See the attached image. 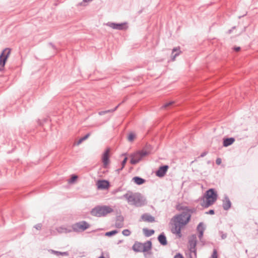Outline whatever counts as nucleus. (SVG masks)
Segmentation results:
<instances>
[{
	"label": "nucleus",
	"instance_id": "nucleus-4",
	"mask_svg": "<svg viewBox=\"0 0 258 258\" xmlns=\"http://www.w3.org/2000/svg\"><path fill=\"white\" fill-rule=\"evenodd\" d=\"M113 212V209L109 206H97L92 209L91 214L98 217L106 216Z\"/></svg>",
	"mask_w": 258,
	"mask_h": 258
},
{
	"label": "nucleus",
	"instance_id": "nucleus-18",
	"mask_svg": "<svg viewBox=\"0 0 258 258\" xmlns=\"http://www.w3.org/2000/svg\"><path fill=\"white\" fill-rule=\"evenodd\" d=\"M181 53L179 47H175L173 49L171 55V59L172 61L175 60V57L179 55Z\"/></svg>",
	"mask_w": 258,
	"mask_h": 258
},
{
	"label": "nucleus",
	"instance_id": "nucleus-22",
	"mask_svg": "<svg viewBox=\"0 0 258 258\" xmlns=\"http://www.w3.org/2000/svg\"><path fill=\"white\" fill-rule=\"evenodd\" d=\"M51 253L54 254L57 256L59 255H65V256H68L69 255V252L68 251L66 252H60L58 251H56L54 250L50 249L49 250Z\"/></svg>",
	"mask_w": 258,
	"mask_h": 258
},
{
	"label": "nucleus",
	"instance_id": "nucleus-23",
	"mask_svg": "<svg viewBox=\"0 0 258 258\" xmlns=\"http://www.w3.org/2000/svg\"><path fill=\"white\" fill-rule=\"evenodd\" d=\"M123 218L121 217H119L117 218V219L115 222V224L116 227L121 228L122 227H123Z\"/></svg>",
	"mask_w": 258,
	"mask_h": 258
},
{
	"label": "nucleus",
	"instance_id": "nucleus-24",
	"mask_svg": "<svg viewBox=\"0 0 258 258\" xmlns=\"http://www.w3.org/2000/svg\"><path fill=\"white\" fill-rule=\"evenodd\" d=\"M143 232H144V234L147 237L151 236L155 232L154 230H152V229L149 230V229H148L147 228H144L143 229Z\"/></svg>",
	"mask_w": 258,
	"mask_h": 258
},
{
	"label": "nucleus",
	"instance_id": "nucleus-11",
	"mask_svg": "<svg viewBox=\"0 0 258 258\" xmlns=\"http://www.w3.org/2000/svg\"><path fill=\"white\" fill-rule=\"evenodd\" d=\"M107 25L114 29L119 30L125 29V23H115L108 22L107 24Z\"/></svg>",
	"mask_w": 258,
	"mask_h": 258
},
{
	"label": "nucleus",
	"instance_id": "nucleus-19",
	"mask_svg": "<svg viewBox=\"0 0 258 258\" xmlns=\"http://www.w3.org/2000/svg\"><path fill=\"white\" fill-rule=\"evenodd\" d=\"M235 141V139L234 138H229L224 139L223 140V146L228 147L231 145H232L234 142Z\"/></svg>",
	"mask_w": 258,
	"mask_h": 258
},
{
	"label": "nucleus",
	"instance_id": "nucleus-46",
	"mask_svg": "<svg viewBox=\"0 0 258 258\" xmlns=\"http://www.w3.org/2000/svg\"><path fill=\"white\" fill-rule=\"evenodd\" d=\"M98 258H105L103 255L99 256Z\"/></svg>",
	"mask_w": 258,
	"mask_h": 258
},
{
	"label": "nucleus",
	"instance_id": "nucleus-28",
	"mask_svg": "<svg viewBox=\"0 0 258 258\" xmlns=\"http://www.w3.org/2000/svg\"><path fill=\"white\" fill-rule=\"evenodd\" d=\"M122 233L124 236H129L131 232L128 229H124L122 231Z\"/></svg>",
	"mask_w": 258,
	"mask_h": 258
},
{
	"label": "nucleus",
	"instance_id": "nucleus-26",
	"mask_svg": "<svg viewBox=\"0 0 258 258\" xmlns=\"http://www.w3.org/2000/svg\"><path fill=\"white\" fill-rule=\"evenodd\" d=\"M135 138V135L133 133H131L128 135L127 139L129 142H133Z\"/></svg>",
	"mask_w": 258,
	"mask_h": 258
},
{
	"label": "nucleus",
	"instance_id": "nucleus-16",
	"mask_svg": "<svg viewBox=\"0 0 258 258\" xmlns=\"http://www.w3.org/2000/svg\"><path fill=\"white\" fill-rule=\"evenodd\" d=\"M223 208L225 210H229L231 206V203L227 196L224 197V200L223 201Z\"/></svg>",
	"mask_w": 258,
	"mask_h": 258
},
{
	"label": "nucleus",
	"instance_id": "nucleus-29",
	"mask_svg": "<svg viewBox=\"0 0 258 258\" xmlns=\"http://www.w3.org/2000/svg\"><path fill=\"white\" fill-rule=\"evenodd\" d=\"M78 178V176L76 175H73L70 179V182H74Z\"/></svg>",
	"mask_w": 258,
	"mask_h": 258
},
{
	"label": "nucleus",
	"instance_id": "nucleus-7",
	"mask_svg": "<svg viewBox=\"0 0 258 258\" xmlns=\"http://www.w3.org/2000/svg\"><path fill=\"white\" fill-rule=\"evenodd\" d=\"M90 227V224L85 221L77 222L72 225V231L76 232L84 231Z\"/></svg>",
	"mask_w": 258,
	"mask_h": 258
},
{
	"label": "nucleus",
	"instance_id": "nucleus-38",
	"mask_svg": "<svg viewBox=\"0 0 258 258\" xmlns=\"http://www.w3.org/2000/svg\"><path fill=\"white\" fill-rule=\"evenodd\" d=\"M84 139H83V138H80L79 141H78L77 143V145H80V144H81L83 141H84Z\"/></svg>",
	"mask_w": 258,
	"mask_h": 258
},
{
	"label": "nucleus",
	"instance_id": "nucleus-13",
	"mask_svg": "<svg viewBox=\"0 0 258 258\" xmlns=\"http://www.w3.org/2000/svg\"><path fill=\"white\" fill-rule=\"evenodd\" d=\"M141 220L144 222L153 223L155 221V218L148 213H145L141 216Z\"/></svg>",
	"mask_w": 258,
	"mask_h": 258
},
{
	"label": "nucleus",
	"instance_id": "nucleus-12",
	"mask_svg": "<svg viewBox=\"0 0 258 258\" xmlns=\"http://www.w3.org/2000/svg\"><path fill=\"white\" fill-rule=\"evenodd\" d=\"M168 168L169 167L168 165L160 166L158 170L156 172V175L159 177H163L165 175Z\"/></svg>",
	"mask_w": 258,
	"mask_h": 258
},
{
	"label": "nucleus",
	"instance_id": "nucleus-25",
	"mask_svg": "<svg viewBox=\"0 0 258 258\" xmlns=\"http://www.w3.org/2000/svg\"><path fill=\"white\" fill-rule=\"evenodd\" d=\"M119 105H120V104H119L114 109H109V110H105V111H100V112H99L98 114L100 115H103L107 113L113 112L115 111L117 109V108L119 106Z\"/></svg>",
	"mask_w": 258,
	"mask_h": 258
},
{
	"label": "nucleus",
	"instance_id": "nucleus-14",
	"mask_svg": "<svg viewBox=\"0 0 258 258\" xmlns=\"http://www.w3.org/2000/svg\"><path fill=\"white\" fill-rule=\"evenodd\" d=\"M98 189H105L108 188L109 186V182L105 180H99L97 182Z\"/></svg>",
	"mask_w": 258,
	"mask_h": 258
},
{
	"label": "nucleus",
	"instance_id": "nucleus-15",
	"mask_svg": "<svg viewBox=\"0 0 258 258\" xmlns=\"http://www.w3.org/2000/svg\"><path fill=\"white\" fill-rule=\"evenodd\" d=\"M197 231L199 232V238L200 241H202V239L203 236L204 232L205 230V227H204V223L203 222H200L197 228Z\"/></svg>",
	"mask_w": 258,
	"mask_h": 258
},
{
	"label": "nucleus",
	"instance_id": "nucleus-1",
	"mask_svg": "<svg viewBox=\"0 0 258 258\" xmlns=\"http://www.w3.org/2000/svg\"><path fill=\"white\" fill-rule=\"evenodd\" d=\"M179 210L183 211L180 214L174 216L171 219L172 226L171 232L176 234L179 237H181V229L186 225L190 221L192 210L187 207H181Z\"/></svg>",
	"mask_w": 258,
	"mask_h": 258
},
{
	"label": "nucleus",
	"instance_id": "nucleus-20",
	"mask_svg": "<svg viewBox=\"0 0 258 258\" xmlns=\"http://www.w3.org/2000/svg\"><path fill=\"white\" fill-rule=\"evenodd\" d=\"M56 230L57 231V232L58 233H67L71 232L72 231V229H69L64 226H61V227H58L56 229Z\"/></svg>",
	"mask_w": 258,
	"mask_h": 258
},
{
	"label": "nucleus",
	"instance_id": "nucleus-30",
	"mask_svg": "<svg viewBox=\"0 0 258 258\" xmlns=\"http://www.w3.org/2000/svg\"><path fill=\"white\" fill-rule=\"evenodd\" d=\"M212 258H218L217 251L216 249H214L213 250Z\"/></svg>",
	"mask_w": 258,
	"mask_h": 258
},
{
	"label": "nucleus",
	"instance_id": "nucleus-36",
	"mask_svg": "<svg viewBox=\"0 0 258 258\" xmlns=\"http://www.w3.org/2000/svg\"><path fill=\"white\" fill-rule=\"evenodd\" d=\"M174 258H184L183 256L180 253L176 254L174 256Z\"/></svg>",
	"mask_w": 258,
	"mask_h": 258
},
{
	"label": "nucleus",
	"instance_id": "nucleus-48",
	"mask_svg": "<svg viewBox=\"0 0 258 258\" xmlns=\"http://www.w3.org/2000/svg\"><path fill=\"white\" fill-rule=\"evenodd\" d=\"M235 27L234 26V27H232V29H235Z\"/></svg>",
	"mask_w": 258,
	"mask_h": 258
},
{
	"label": "nucleus",
	"instance_id": "nucleus-33",
	"mask_svg": "<svg viewBox=\"0 0 258 258\" xmlns=\"http://www.w3.org/2000/svg\"><path fill=\"white\" fill-rule=\"evenodd\" d=\"M173 103V102H170L167 103L165 104L162 106V107H163V108H167V107H168L169 106L171 105Z\"/></svg>",
	"mask_w": 258,
	"mask_h": 258
},
{
	"label": "nucleus",
	"instance_id": "nucleus-34",
	"mask_svg": "<svg viewBox=\"0 0 258 258\" xmlns=\"http://www.w3.org/2000/svg\"><path fill=\"white\" fill-rule=\"evenodd\" d=\"M215 212L214 210H210L208 212H206V214H210V215H213L214 214Z\"/></svg>",
	"mask_w": 258,
	"mask_h": 258
},
{
	"label": "nucleus",
	"instance_id": "nucleus-31",
	"mask_svg": "<svg viewBox=\"0 0 258 258\" xmlns=\"http://www.w3.org/2000/svg\"><path fill=\"white\" fill-rule=\"evenodd\" d=\"M42 225L41 223H38L36 225H35L34 227L37 230H40L42 228Z\"/></svg>",
	"mask_w": 258,
	"mask_h": 258
},
{
	"label": "nucleus",
	"instance_id": "nucleus-40",
	"mask_svg": "<svg viewBox=\"0 0 258 258\" xmlns=\"http://www.w3.org/2000/svg\"><path fill=\"white\" fill-rule=\"evenodd\" d=\"M84 139H83V138H80L79 141H78L77 143V145H80V144H81L83 141H84Z\"/></svg>",
	"mask_w": 258,
	"mask_h": 258
},
{
	"label": "nucleus",
	"instance_id": "nucleus-27",
	"mask_svg": "<svg viewBox=\"0 0 258 258\" xmlns=\"http://www.w3.org/2000/svg\"><path fill=\"white\" fill-rule=\"evenodd\" d=\"M117 232H118V231L116 230H112V231L106 232L105 235L108 236H112V235H113L116 234Z\"/></svg>",
	"mask_w": 258,
	"mask_h": 258
},
{
	"label": "nucleus",
	"instance_id": "nucleus-45",
	"mask_svg": "<svg viewBox=\"0 0 258 258\" xmlns=\"http://www.w3.org/2000/svg\"><path fill=\"white\" fill-rule=\"evenodd\" d=\"M126 99H127V98H126H126H125L124 99V100L122 101V102L121 103H119V104H120V105L122 103H123L124 101H125Z\"/></svg>",
	"mask_w": 258,
	"mask_h": 258
},
{
	"label": "nucleus",
	"instance_id": "nucleus-37",
	"mask_svg": "<svg viewBox=\"0 0 258 258\" xmlns=\"http://www.w3.org/2000/svg\"><path fill=\"white\" fill-rule=\"evenodd\" d=\"M90 136V133H88L87 134H86L84 137H82L83 139H84V140H86V139H87L89 136Z\"/></svg>",
	"mask_w": 258,
	"mask_h": 258
},
{
	"label": "nucleus",
	"instance_id": "nucleus-32",
	"mask_svg": "<svg viewBox=\"0 0 258 258\" xmlns=\"http://www.w3.org/2000/svg\"><path fill=\"white\" fill-rule=\"evenodd\" d=\"M127 157H125L124 158V159L123 160V161L121 162V166H122V168H123L125 166V165L127 162Z\"/></svg>",
	"mask_w": 258,
	"mask_h": 258
},
{
	"label": "nucleus",
	"instance_id": "nucleus-41",
	"mask_svg": "<svg viewBox=\"0 0 258 258\" xmlns=\"http://www.w3.org/2000/svg\"><path fill=\"white\" fill-rule=\"evenodd\" d=\"M207 154V152H206V151H205V152H203V153L201 154V155H200V156L199 157H204V156H205Z\"/></svg>",
	"mask_w": 258,
	"mask_h": 258
},
{
	"label": "nucleus",
	"instance_id": "nucleus-2",
	"mask_svg": "<svg viewBox=\"0 0 258 258\" xmlns=\"http://www.w3.org/2000/svg\"><path fill=\"white\" fill-rule=\"evenodd\" d=\"M122 197L127 200L129 204L137 207H142L146 204L145 199L139 193L131 195L125 194Z\"/></svg>",
	"mask_w": 258,
	"mask_h": 258
},
{
	"label": "nucleus",
	"instance_id": "nucleus-44",
	"mask_svg": "<svg viewBox=\"0 0 258 258\" xmlns=\"http://www.w3.org/2000/svg\"><path fill=\"white\" fill-rule=\"evenodd\" d=\"M226 236H227L226 234H223L222 235V239H225L226 237Z\"/></svg>",
	"mask_w": 258,
	"mask_h": 258
},
{
	"label": "nucleus",
	"instance_id": "nucleus-17",
	"mask_svg": "<svg viewBox=\"0 0 258 258\" xmlns=\"http://www.w3.org/2000/svg\"><path fill=\"white\" fill-rule=\"evenodd\" d=\"M158 240L162 245H166L167 244L166 236L163 232L158 236Z\"/></svg>",
	"mask_w": 258,
	"mask_h": 258
},
{
	"label": "nucleus",
	"instance_id": "nucleus-35",
	"mask_svg": "<svg viewBox=\"0 0 258 258\" xmlns=\"http://www.w3.org/2000/svg\"><path fill=\"white\" fill-rule=\"evenodd\" d=\"M216 163L217 165H220L221 163V159L219 158H217L216 160Z\"/></svg>",
	"mask_w": 258,
	"mask_h": 258
},
{
	"label": "nucleus",
	"instance_id": "nucleus-42",
	"mask_svg": "<svg viewBox=\"0 0 258 258\" xmlns=\"http://www.w3.org/2000/svg\"><path fill=\"white\" fill-rule=\"evenodd\" d=\"M234 49L236 51H238L240 50V47H235L234 48Z\"/></svg>",
	"mask_w": 258,
	"mask_h": 258
},
{
	"label": "nucleus",
	"instance_id": "nucleus-8",
	"mask_svg": "<svg viewBox=\"0 0 258 258\" xmlns=\"http://www.w3.org/2000/svg\"><path fill=\"white\" fill-rule=\"evenodd\" d=\"M11 49L7 48H5L1 53L0 55V71H2L4 70V68L6 64L7 59L10 55Z\"/></svg>",
	"mask_w": 258,
	"mask_h": 258
},
{
	"label": "nucleus",
	"instance_id": "nucleus-5",
	"mask_svg": "<svg viewBox=\"0 0 258 258\" xmlns=\"http://www.w3.org/2000/svg\"><path fill=\"white\" fill-rule=\"evenodd\" d=\"M152 248V242L151 241H147L144 243L139 242H136L133 245L132 248L136 252H147Z\"/></svg>",
	"mask_w": 258,
	"mask_h": 258
},
{
	"label": "nucleus",
	"instance_id": "nucleus-21",
	"mask_svg": "<svg viewBox=\"0 0 258 258\" xmlns=\"http://www.w3.org/2000/svg\"><path fill=\"white\" fill-rule=\"evenodd\" d=\"M133 180L138 185H141L146 182L145 179L139 176L134 177Z\"/></svg>",
	"mask_w": 258,
	"mask_h": 258
},
{
	"label": "nucleus",
	"instance_id": "nucleus-10",
	"mask_svg": "<svg viewBox=\"0 0 258 258\" xmlns=\"http://www.w3.org/2000/svg\"><path fill=\"white\" fill-rule=\"evenodd\" d=\"M109 152H110V149H107L105 152H104L102 160V162L103 163V165L104 167H106V166L109 164Z\"/></svg>",
	"mask_w": 258,
	"mask_h": 258
},
{
	"label": "nucleus",
	"instance_id": "nucleus-9",
	"mask_svg": "<svg viewBox=\"0 0 258 258\" xmlns=\"http://www.w3.org/2000/svg\"><path fill=\"white\" fill-rule=\"evenodd\" d=\"M197 243V236L195 234L191 235L188 239V247L190 252L196 255V245Z\"/></svg>",
	"mask_w": 258,
	"mask_h": 258
},
{
	"label": "nucleus",
	"instance_id": "nucleus-3",
	"mask_svg": "<svg viewBox=\"0 0 258 258\" xmlns=\"http://www.w3.org/2000/svg\"><path fill=\"white\" fill-rule=\"evenodd\" d=\"M217 194L213 188H211L207 191L203 200V202L201 204L202 206L207 208L213 205L217 199Z\"/></svg>",
	"mask_w": 258,
	"mask_h": 258
},
{
	"label": "nucleus",
	"instance_id": "nucleus-6",
	"mask_svg": "<svg viewBox=\"0 0 258 258\" xmlns=\"http://www.w3.org/2000/svg\"><path fill=\"white\" fill-rule=\"evenodd\" d=\"M149 154V151L145 150H142L132 154L131 155V159L130 163L133 165H135L139 162L144 157L148 155Z\"/></svg>",
	"mask_w": 258,
	"mask_h": 258
},
{
	"label": "nucleus",
	"instance_id": "nucleus-39",
	"mask_svg": "<svg viewBox=\"0 0 258 258\" xmlns=\"http://www.w3.org/2000/svg\"><path fill=\"white\" fill-rule=\"evenodd\" d=\"M84 139H83V138H80L79 141H78L77 143V145H80V144H81L83 141H84Z\"/></svg>",
	"mask_w": 258,
	"mask_h": 258
},
{
	"label": "nucleus",
	"instance_id": "nucleus-43",
	"mask_svg": "<svg viewBox=\"0 0 258 258\" xmlns=\"http://www.w3.org/2000/svg\"><path fill=\"white\" fill-rule=\"evenodd\" d=\"M123 169V168H122V167L120 168H119V169H117L116 170V172L117 173H119L120 172V171H121Z\"/></svg>",
	"mask_w": 258,
	"mask_h": 258
},
{
	"label": "nucleus",
	"instance_id": "nucleus-49",
	"mask_svg": "<svg viewBox=\"0 0 258 258\" xmlns=\"http://www.w3.org/2000/svg\"><path fill=\"white\" fill-rule=\"evenodd\" d=\"M122 242V241H121V240H120V241H119L118 243H120V242Z\"/></svg>",
	"mask_w": 258,
	"mask_h": 258
},
{
	"label": "nucleus",
	"instance_id": "nucleus-47",
	"mask_svg": "<svg viewBox=\"0 0 258 258\" xmlns=\"http://www.w3.org/2000/svg\"><path fill=\"white\" fill-rule=\"evenodd\" d=\"M231 31H232V29L229 30L228 31L229 33H231Z\"/></svg>",
	"mask_w": 258,
	"mask_h": 258
}]
</instances>
